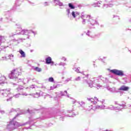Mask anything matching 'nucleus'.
<instances>
[{
  "mask_svg": "<svg viewBox=\"0 0 131 131\" xmlns=\"http://www.w3.org/2000/svg\"><path fill=\"white\" fill-rule=\"evenodd\" d=\"M73 69L77 73H81V74H83V75L85 76V77H83V78H85V79H84V81H85V82L88 83L90 88H93V86H94V88H97V90H99L100 88L102 86V85L98 83V79L96 78H95L93 80H90V82H89V76L90 75L84 74V72H80V71H79V70H80V68H74Z\"/></svg>",
  "mask_w": 131,
  "mask_h": 131,
  "instance_id": "nucleus-1",
  "label": "nucleus"
},
{
  "mask_svg": "<svg viewBox=\"0 0 131 131\" xmlns=\"http://www.w3.org/2000/svg\"><path fill=\"white\" fill-rule=\"evenodd\" d=\"M22 114V113L17 114L16 116H15L14 118L9 122V123L7 125V128L9 129V130H14V129H16V128H17V127H19V126H24V125H26L28 123H30V122L21 123L15 121L16 118L18 117L19 115H21Z\"/></svg>",
  "mask_w": 131,
  "mask_h": 131,
  "instance_id": "nucleus-2",
  "label": "nucleus"
},
{
  "mask_svg": "<svg viewBox=\"0 0 131 131\" xmlns=\"http://www.w3.org/2000/svg\"><path fill=\"white\" fill-rule=\"evenodd\" d=\"M119 106H117L114 107V106L112 105H111L108 106V107H106L105 105H97L96 108L97 109H108V110H116V111H121L122 109H125L126 108V105H125L124 103H123L122 104H118Z\"/></svg>",
  "mask_w": 131,
  "mask_h": 131,
  "instance_id": "nucleus-3",
  "label": "nucleus"
},
{
  "mask_svg": "<svg viewBox=\"0 0 131 131\" xmlns=\"http://www.w3.org/2000/svg\"><path fill=\"white\" fill-rule=\"evenodd\" d=\"M80 18L82 19H84V18H86V21H88V26L90 27H92L93 26H95V25H99V23L96 19L92 18V16L90 15H85L83 14V13L82 12Z\"/></svg>",
  "mask_w": 131,
  "mask_h": 131,
  "instance_id": "nucleus-4",
  "label": "nucleus"
},
{
  "mask_svg": "<svg viewBox=\"0 0 131 131\" xmlns=\"http://www.w3.org/2000/svg\"><path fill=\"white\" fill-rule=\"evenodd\" d=\"M22 70L20 68H17L13 69L11 71V73L9 74V77L10 79H18V76H20L22 74Z\"/></svg>",
  "mask_w": 131,
  "mask_h": 131,
  "instance_id": "nucleus-5",
  "label": "nucleus"
},
{
  "mask_svg": "<svg viewBox=\"0 0 131 131\" xmlns=\"http://www.w3.org/2000/svg\"><path fill=\"white\" fill-rule=\"evenodd\" d=\"M27 89V88H26ZM25 89H24V86L20 85L18 86V87L15 90V92H17L18 93L15 94H13V98H17L20 97V95H22V96H28V94H27L25 92Z\"/></svg>",
  "mask_w": 131,
  "mask_h": 131,
  "instance_id": "nucleus-6",
  "label": "nucleus"
},
{
  "mask_svg": "<svg viewBox=\"0 0 131 131\" xmlns=\"http://www.w3.org/2000/svg\"><path fill=\"white\" fill-rule=\"evenodd\" d=\"M87 100H89V103H91L90 105H86L85 110H87V111H90L93 109V105H96L97 102H99V100L97 97H94V98H87Z\"/></svg>",
  "mask_w": 131,
  "mask_h": 131,
  "instance_id": "nucleus-7",
  "label": "nucleus"
},
{
  "mask_svg": "<svg viewBox=\"0 0 131 131\" xmlns=\"http://www.w3.org/2000/svg\"><path fill=\"white\" fill-rule=\"evenodd\" d=\"M0 94L3 97H8L9 95H11L12 93L11 92L10 89H3L0 90Z\"/></svg>",
  "mask_w": 131,
  "mask_h": 131,
  "instance_id": "nucleus-8",
  "label": "nucleus"
},
{
  "mask_svg": "<svg viewBox=\"0 0 131 131\" xmlns=\"http://www.w3.org/2000/svg\"><path fill=\"white\" fill-rule=\"evenodd\" d=\"M33 33L34 36L37 34V32L33 31L32 30H28L26 29H24L21 31L20 32H19V34H22V35H29L30 33Z\"/></svg>",
  "mask_w": 131,
  "mask_h": 131,
  "instance_id": "nucleus-9",
  "label": "nucleus"
},
{
  "mask_svg": "<svg viewBox=\"0 0 131 131\" xmlns=\"http://www.w3.org/2000/svg\"><path fill=\"white\" fill-rule=\"evenodd\" d=\"M110 72L115 74V75H118V76H124V73L122 70H118L117 69L111 70Z\"/></svg>",
  "mask_w": 131,
  "mask_h": 131,
  "instance_id": "nucleus-10",
  "label": "nucleus"
},
{
  "mask_svg": "<svg viewBox=\"0 0 131 131\" xmlns=\"http://www.w3.org/2000/svg\"><path fill=\"white\" fill-rule=\"evenodd\" d=\"M46 63L48 64H52V65H54V61H52V58L51 57H48L46 58Z\"/></svg>",
  "mask_w": 131,
  "mask_h": 131,
  "instance_id": "nucleus-11",
  "label": "nucleus"
},
{
  "mask_svg": "<svg viewBox=\"0 0 131 131\" xmlns=\"http://www.w3.org/2000/svg\"><path fill=\"white\" fill-rule=\"evenodd\" d=\"M53 3L54 4H56L57 6H59V7H63L64 6V4H63V3L61 2L60 0H53Z\"/></svg>",
  "mask_w": 131,
  "mask_h": 131,
  "instance_id": "nucleus-12",
  "label": "nucleus"
},
{
  "mask_svg": "<svg viewBox=\"0 0 131 131\" xmlns=\"http://www.w3.org/2000/svg\"><path fill=\"white\" fill-rule=\"evenodd\" d=\"M18 80H20V81H22L25 83V84H26V83H28V82L29 80H31V78H25L24 79H22L21 78H19Z\"/></svg>",
  "mask_w": 131,
  "mask_h": 131,
  "instance_id": "nucleus-13",
  "label": "nucleus"
},
{
  "mask_svg": "<svg viewBox=\"0 0 131 131\" xmlns=\"http://www.w3.org/2000/svg\"><path fill=\"white\" fill-rule=\"evenodd\" d=\"M107 90L111 92V93H117L116 89L115 87H113L112 88H110L109 86L106 87Z\"/></svg>",
  "mask_w": 131,
  "mask_h": 131,
  "instance_id": "nucleus-14",
  "label": "nucleus"
},
{
  "mask_svg": "<svg viewBox=\"0 0 131 131\" xmlns=\"http://www.w3.org/2000/svg\"><path fill=\"white\" fill-rule=\"evenodd\" d=\"M129 89V88H128V86H126L125 85H122V86H121L119 90V91H128V89Z\"/></svg>",
  "mask_w": 131,
  "mask_h": 131,
  "instance_id": "nucleus-15",
  "label": "nucleus"
},
{
  "mask_svg": "<svg viewBox=\"0 0 131 131\" xmlns=\"http://www.w3.org/2000/svg\"><path fill=\"white\" fill-rule=\"evenodd\" d=\"M72 16L73 18H75L76 17H78V16H79V12L73 11L72 12Z\"/></svg>",
  "mask_w": 131,
  "mask_h": 131,
  "instance_id": "nucleus-16",
  "label": "nucleus"
},
{
  "mask_svg": "<svg viewBox=\"0 0 131 131\" xmlns=\"http://www.w3.org/2000/svg\"><path fill=\"white\" fill-rule=\"evenodd\" d=\"M19 53L21 55L20 56L21 58H25V57H26V54H25V52L23 51V50H19Z\"/></svg>",
  "mask_w": 131,
  "mask_h": 131,
  "instance_id": "nucleus-17",
  "label": "nucleus"
},
{
  "mask_svg": "<svg viewBox=\"0 0 131 131\" xmlns=\"http://www.w3.org/2000/svg\"><path fill=\"white\" fill-rule=\"evenodd\" d=\"M8 57V59L12 61V62H14L15 61V59H14V55L12 54H9Z\"/></svg>",
  "mask_w": 131,
  "mask_h": 131,
  "instance_id": "nucleus-18",
  "label": "nucleus"
},
{
  "mask_svg": "<svg viewBox=\"0 0 131 131\" xmlns=\"http://www.w3.org/2000/svg\"><path fill=\"white\" fill-rule=\"evenodd\" d=\"M75 103L79 104L81 107H83V106H84V102H76V101H73V104H75Z\"/></svg>",
  "mask_w": 131,
  "mask_h": 131,
  "instance_id": "nucleus-19",
  "label": "nucleus"
},
{
  "mask_svg": "<svg viewBox=\"0 0 131 131\" xmlns=\"http://www.w3.org/2000/svg\"><path fill=\"white\" fill-rule=\"evenodd\" d=\"M111 8L113 7V4H104L103 6L104 9H107L108 7Z\"/></svg>",
  "mask_w": 131,
  "mask_h": 131,
  "instance_id": "nucleus-20",
  "label": "nucleus"
},
{
  "mask_svg": "<svg viewBox=\"0 0 131 131\" xmlns=\"http://www.w3.org/2000/svg\"><path fill=\"white\" fill-rule=\"evenodd\" d=\"M24 0H16L15 2V5L16 6H20L22 4Z\"/></svg>",
  "mask_w": 131,
  "mask_h": 131,
  "instance_id": "nucleus-21",
  "label": "nucleus"
},
{
  "mask_svg": "<svg viewBox=\"0 0 131 131\" xmlns=\"http://www.w3.org/2000/svg\"><path fill=\"white\" fill-rule=\"evenodd\" d=\"M0 40L2 42H5L6 41V37L4 36H0Z\"/></svg>",
  "mask_w": 131,
  "mask_h": 131,
  "instance_id": "nucleus-22",
  "label": "nucleus"
},
{
  "mask_svg": "<svg viewBox=\"0 0 131 131\" xmlns=\"http://www.w3.org/2000/svg\"><path fill=\"white\" fill-rule=\"evenodd\" d=\"M101 3H102V2H98L96 3H94L92 5V6L93 7H100V5H101Z\"/></svg>",
  "mask_w": 131,
  "mask_h": 131,
  "instance_id": "nucleus-23",
  "label": "nucleus"
},
{
  "mask_svg": "<svg viewBox=\"0 0 131 131\" xmlns=\"http://www.w3.org/2000/svg\"><path fill=\"white\" fill-rule=\"evenodd\" d=\"M69 8H70L72 10H74V9H75V7L72 3L69 4Z\"/></svg>",
  "mask_w": 131,
  "mask_h": 131,
  "instance_id": "nucleus-24",
  "label": "nucleus"
},
{
  "mask_svg": "<svg viewBox=\"0 0 131 131\" xmlns=\"http://www.w3.org/2000/svg\"><path fill=\"white\" fill-rule=\"evenodd\" d=\"M60 96H67V91H64V92H60Z\"/></svg>",
  "mask_w": 131,
  "mask_h": 131,
  "instance_id": "nucleus-25",
  "label": "nucleus"
},
{
  "mask_svg": "<svg viewBox=\"0 0 131 131\" xmlns=\"http://www.w3.org/2000/svg\"><path fill=\"white\" fill-rule=\"evenodd\" d=\"M34 69L35 71H37V72H41V69L38 67H36Z\"/></svg>",
  "mask_w": 131,
  "mask_h": 131,
  "instance_id": "nucleus-26",
  "label": "nucleus"
},
{
  "mask_svg": "<svg viewBox=\"0 0 131 131\" xmlns=\"http://www.w3.org/2000/svg\"><path fill=\"white\" fill-rule=\"evenodd\" d=\"M8 58L6 57V56L5 57H2L1 59H0V61H8Z\"/></svg>",
  "mask_w": 131,
  "mask_h": 131,
  "instance_id": "nucleus-27",
  "label": "nucleus"
},
{
  "mask_svg": "<svg viewBox=\"0 0 131 131\" xmlns=\"http://www.w3.org/2000/svg\"><path fill=\"white\" fill-rule=\"evenodd\" d=\"M48 81H49V82H54V78L53 77H50L48 79Z\"/></svg>",
  "mask_w": 131,
  "mask_h": 131,
  "instance_id": "nucleus-28",
  "label": "nucleus"
},
{
  "mask_svg": "<svg viewBox=\"0 0 131 131\" xmlns=\"http://www.w3.org/2000/svg\"><path fill=\"white\" fill-rule=\"evenodd\" d=\"M82 24L83 25H85V23H86V19H82Z\"/></svg>",
  "mask_w": 131,
  "mask_h": 131,
  "instance_id": "nucleus-29",
  "label": "nucleus"
},
{
  "mask_svg": "<svg viewBox=\"0 0 131 131\" xmlns=\"http://www.w3.org/2000/svg\"><path fill=\"white\" fill-rule=\"evenodd\" d=\"M59 66H66V63L64 62H60L59 63Z\"/></svg>",
  "mask_w": 131,
  "mask_h": 131,
  "instance_id": "nucleus-30",
  "label": "nucleus"
},
{
  "mask_svg": "<svg viewBox=\"0 0 131 131\" xmlns=\"http://www.w3.org/2000/svg\"><path fill=\"white\" fill-rule=\"evenodd\" d=\"M28 3L30 4V5H31V6H35V3H34L33 2H31L29 1H28Z\"/></svg>",
  "mask_w": 131,
  "mask_h": 131,
  "instance_id": "nucleus-31",
  "label": "nucleus"
},
{
  "mask_svg": "<svg viewBox=\"0 0 131 131\" xmlns=\"http://www.w3.org/2000/svg\"><path fill=\"white\" fill-rule=\"evenodd\" d=\"M16 28H18V29H19V30H21V25L16 24Z\"/></svg>",
  "mask_w": 131,
  "mask_h": 131,
  "instance_id": "nucleus-32",
  "label": "nucleus"
},
{
  "mask_svg": "<svg viewBox=\"0 0 131 131\" xmlns=\"http://www.w3.org/2000/svg\"><path fill=\"white\" fill-rule=\"evenodd\" d=\"M73 115H75V114H70V115H66V116H67L68 117H71L72 116H73Z\"/></svg>",
  "mask_w": 131,
  "mask_h": 131,
  "instance_id": "nucleus-33",
  "label": "nucleus"
},
{
  "mask_svg": "<svg viewBox=\"0 0 131 131\" xmlns=\"http://www.w3.org/2000/svg\"><path fill=\"white\" fill-rule=\"evenodd\" d=\"M28 111L30 114H33V113H35L34 111H29V110H28Z\"/></svg>",
  "mask_w": 131,
  "mask_h": 131,
  "instance_id": "nucleus-34",
  "label": "nucleus"
},
{
  "mask_svg": "<svg viewBox=\"0 0 131 131\" xmlns=\"http://www.w3.org/2000/svg\"><path fill=\"white\" fill-rule=\"evenodd\" d=\"M67 15L68 16H69V15H70V9H68L67 10Z\"/></svg>",
  "mask_w": 131,
  "mask_h": 131,
  "instance_id": "nucleus-35",
  "label": "nucleus"
},
{
  "mask_svg": "<svg viewBox=\"0 0 131 131\" xmlns=\"http://www.w3.org/2000/svg\"><path fill=\"white\" fill-rule=\"evenodd\" d=\"M44 6L45 7H47V6H50V3H49V2H45Z\"/></svg>",
  "mask_w": 131,
  "mask_h": 131,
  "instance_id": "nucleus-36",
  "label": "nucleus"
},
{
  "mask_svg": "<svg viewBox=\"0 0 131 131\" xmlns=\"http://www.w3.org/2000/svg\"><path fill=\"white\" fill-rule=\"evenodd\" d=\"M35 88H36L35 85H32L30 86V89H35Z\"/></svg>",
  "mask_w": 131,
  "mask_h": 131,
  "instance_id": "nucleus-37",
  "label": "nucleus"
},
{
  "mask_svg": "<svg viewBox=\"0 0 131 131\" xmlns=\"http://www.w3.org/2000/svg\"><path fill=\"white\" fill-rule=\"evenodd\" d=\"M16 112V110L14 108H11L10 111V113H12V112Z\"/></svg>",
  "mask_w": 131,
  "mask_h": 131,
  "instance_id": "nucleus-38",
  "label": "nucleus"
},
{
  "mask_svg": "<svg viewBox=\"0 0 131 131\" xmlns=\"http://www.w3.org/2000/svg\"><path fill=\"white\" fill-rule=\"evenodd\" d=\"M76 81H79L80 80V77H78L77 78H75Z\"/></svg>",
  "mask_w": 131,
  "mask_h": 131,
  "instance_id": "nucleus-39",
  "label": "nucleus"
},
{
  "mask_svg": "<svg viewBox=\"0 0 131 131\" xmlns=\"http://www.w3.org/2000/svg\"><path fill=\"white\" fill-rule=\"evenodd\" d=\"M72 79V78H68L66 80V81L67 82H68V81H70V80H71Z\"/></svg>",
  "mask_w": 131,
  "mask_h": 131,
  "instance_id": "nucleus-40",
  "label": "nucleus"
},
{
  "mask_svg": "<svg viewBox=\"0 0 131 131\" xmlns=\"http://www.w3.org/2000/svg\"><path fill=\"white\" fill-rule=\"evenodd\" d=\"M31 79L33 81H34V82H38L37 80H36V79L35 78H33V79L31 78Z\"/></svg>",
  "mask_w": 131,
  "mask_h": 131,
  "instance_id": "nucleus-41",
  "label": "nucleus"
},
{
  "mask_svg": "<svg viewBox=\"0 0 131 131\" xmlns=\"http://www.w3.org/2000/svg\"><path fill=\"white\" fill-rule=\"evenodd\" d=\"M35 95H36V96H35V98H38V97H39V93H36L35 94Z\"/></svg>",
  "mask_w": 131,
  "mask_h": 131,
  "instance_id": "nucleus-42",
  "label": "nucleus"
},
{
  "mask_svg": "<svg viewBox=\"0 0 131 131\" xmlns=\"http://www.w3.org/2000/svg\"><path fill=\"white\" fill-rule=\"evenodd\" d=\"M4 83H5V82L0 80V85H3V84H4Z\"/></svg>",
  "mask_w": 131,
  "mask_h": 131,
  "instance_id": "nucleus-43",
  "label": "nucleus"
},
{
  "mask_svg": "<svg viewBox=\"0 0 131 131\" xmlns=\"http://www.w3.org/2000/svg\"><path fill=\"white\" fill-rule=\"evenodd\" d=\"M0 113H1L2 114H5V111L1 110Z\"/></svg>",
  "mask_w": 131,
  "mask_h": 131,
  "instance_id": "nucleus-44",
  "label": "nucleus"
},
{
  "mask_svg": "<svg viewBox=\"0 0 131 131\" xmlns=\"http://www.w3.org/2000/svg\"><path fill=\"white\" fill-rule=\"evenodd\" d=\"M117 18V19H119V17H118V16L117 15H113V18Z\"/></svg>",
  "mask_w": 131,
  "mask_h": 131,
  "instance_id": "nucleus-45",
  "label": "nucleus"
},
{
  "mask_svg": "<svg viewBox=\"0 0 131 131\" xmlns=\"http://www.w3.org/2000/svg\"><path fill=\"white\" fill-rule=\"evenodd\" d=\"M90 33L91 32H90V31H88V32L86 33V35H88V36H90Z\"/></svg>",
  "mask_w": 131,
  "mask_h": 131,
  "instance_id": "nucleus-46",
  "label": "nucleus"
},
{
  "mask_svg": "<svg viewBox=\"0 0 131 131\" xmlns=\"http://www.w3.org/2000/svg\"><path fill=\"white\" fill-rule=\"evenodd\" d=\"M60 120H62V121H63V120H64V117H61L60 118Z\"/></svg>",
  "mask_w": 131,
  "mask_h": 131,
  "instance_id": "nucleus-47",
  "label": "nucleus"
},
{
  "mask_svg": "<svg viewBox=\"0 0 131 131\" xmlns=\"http://www.w3.org/2000/svg\"><path fill=\"white\" fill-rule=\"evenodd\" d=\"M11 100H12V97H10L9 99H7V101L9 102V101H11Z\"/></svg>",
  "mask_w": 131,
  "mask_h": 131,
  "instance_id": "nucleus-48",
  "label": "nucleus"
},
{
  "mask_svg": "<svg viewBox=\"0 0 131 131\" xmlns=\"http://www.w3.org/2000/svg\"><path fill=\"white\" fill-rule=\"evenodd\" d=\"M61 60H63V61H66L67 59L63 57L61 58Z\"/></svg>",
  "mask_w": 131,
  "mask_h": 131,
  "instance_id": "nucleus-49",
  "label": "nucleus"
},
{
  "mask_svg": "<svg viewBox=\"0 0 131 131\" xmlns=\"http://www.w3.org/2000/svg\"><path fill=\"white\" fill-rule=\"evenodd\" d=\"M54 87V89H57V86H58V85H53V86Z\"/></svg>",
  "mask_w": 131,
  "mask_h": 131,
  "instance_id": "nucleus-50",
  "label": "nucleus"
},
{
  "mask_svg": "<svg viewBox=\"0 0 131 131\" xmlns=\"http://www.w3.org/2000/svg\"><path fill=\"white\" fill-rule=\"evenodd\" d=\"M99 60H100V61H101V62H102L103 63H105V61H104V60H103V59L100 58V59H99Z\"/></svg>",
  "mask_w": 131,
  "mask_h": 131,
  "instance_id": "nucleus-51",
  "label": "nucleus"
},
{
  "mask_svg": "<svg viewBox=\"0 0 131 131\" xmlns=\"http://www.w3.org/2000/svg\"><path fill=\"white\" fill-rule=\"evenodd\" d=\"M81 7H82V6H81V5H78V8H79V9H80V8H81Z\"/></svg>",
  "mask_w": 131,
  "mask_h": 131,
  "instance_id": "nucleus-52",
  "label": "nucleus"
},
{
  "mask_svg": "<svg viewBox=\"0 0 131 131\" xmlns=\"http://www.w3.org/2000/svg\"><path fill=\"white\" fill-rule=\"evenodd\" d=\"M50 90H55L53 86L50 87Z\"/></svg>",
  "mask_w": 131,
  "mask_h": 131,
  "instance_id": "nucleus-53",
  "label": "nucleus"
},
{
  "mask_svg": "<svg viewBox=\"0 0 131 131\" xmlns=\"http://www.w3.org/2000/svg\"><path fill=\"white\" fill-rule=\"evenodd\" d=\"M101 102H102V104H103V103L105 102V100L102 99Z\"/></svg>",
  "mask_w": 131,
  "mask_h": 131,
  "instance_id": "nucleus-54",
  "label": "nucleus"
},
{
  "mask_svg": "<svg viewBox=\"0 0 131 131\" xmlns=\"http://www.w3.org/2000/svg\"><path fill=\"white\" fill-rule=\"evenodd\" d=\"M72 112V111H68V113H71Z\"/></svg>",
  "mask_w": 131,
  "mask_h": 131,
  "instance_id": "nucleus-55",
  "label": "nucleus"
},
{
  "mask_svg": "<svg viewBox=\"0 0 131 131\" xmlns=\"http://www.w3.org/2000/svg\"><path fill=\"white\" fill-rule=\"evenodd\" d=\"M3 21V18H0V22H2Z\"/></svg>",
  "mask_w": 131,
  "mask_h": 131,
  "instance_id": "nucleus-56",
  "label": "nucleus"
},
{
  "mask_svg": "<svg viewBox=\"0 0 131 131\" xmlns=\"http://www.w3.org/2000/svg\"><path fill=\"white\" fill-rule=\"evenodd\" d=\"M2 42H1V41L0 40V46H2Z\"/></svg>",
  "mask_w": 131,
  "mask_h": 131,
  "instance_id": "nucleus-57",
  "label": "nucleus"
},
{
  "mask_svg": "<svg viewBox=\"0 0 131 131\" xmlns=\"http://www.w3.org/2000/svg\"><path fill=\"white\" fill-rule=\"evenodd\" d=\"M106 58H107L106 57H104L103 58V59H106Z\"/></svg>",
  "mask_w": 131,
  "mask_h": 131,
  "instance_id": "nucleus-58",
  "label": "nucleus"
},
{
  "mask_svg": "<svg viewBox=\"0 0 131 131\" xmlns=\"http://www.w3.org/2000/svg\"><path fill=\"white\" fill-rule=\"evenodd\" d=\"M27 129H28V128H30V127H26Z\"/></svg>",
  "mask_w": 131,
  "mask_h": 131,
  "instance_id": "nucleus-59",
  "label": "nucleus"
},
{
  "mask_svg": "<svg viewBox=\"0 0 131 131\" xmlns=\"http://www.w3.org/2000/svg\"><path fill=\"white\" fill-rule=\"evenodd\" d=\"M13 85H17V84L13 83Z\"/></svg>",
  "mask_w": 131,
  "mask_h": 131,
  "instance_id": "nucleus-60",
  "label": "nucleus"
},
{
  "mask_svg": "<svg viewBox=\"0 0 131 131\" xmlns=\"http://www.w3.org/2000/svg\"><path fill=\"white\" fill-rule=\"evenodd\" d=\"M105 131H112V130H109L108 129H106Z\"/></svg>",
  "mask_w": 131,
  "mask_h": 131,
  "instance_id": "nucleus-61",
  "label": "nucleus"
},
{
  "mask_svg": "<svg viewBox=\"0 0 131 131\" xmlns=\"http://www.w3.org/2000/svg\"><path fill=\"white\" fill-rule=\"evenodd\" d=\"M2 48H0V52H1L2 51Z\"/></svg>",
  "mask_w": 131,
  "mask_h": 131,
  "instance_id": "nucleus-62",
  "label": "nucleus"
},
{
  "mask_svg": "<svg viewBox=\"0 0 131 131\" xmlns=\"http://www.w3.org/2000/svg\"><path fill=\"white\" fill-rule=\"evenodd\" d=\"M129 22H131V18L129 20Z\"/></svg>",
  "mask_w": 131,
  "mask_h": 131,
  "instance_id": "nucleus-63",
  "label": "nucleus"
},
{
  "mask_svg": "<svg viewBox=\"0 0 131 131\" xmlns=\"http://www.w3.org/2000/svg\"><path fill=\"white\" fill-rule=\"evenodd\" d=\"M129 107L130 108H131V105H129Z\"/></svg>",
  "mask_w": 131,
  "mask_h": 131,
  "instance_id": "nucleus-64",
  "label": "nucleus"
}]
</instances>
